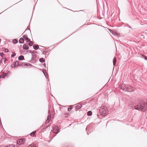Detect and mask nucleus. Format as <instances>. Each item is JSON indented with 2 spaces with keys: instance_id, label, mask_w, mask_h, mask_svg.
Returning a JSON list of instances; mask_svg holds the SVG:
<instances>
[{
  "instance_id": "1",
  "label": "nucleus",
  "mask_w": 147,
  "mask_h": 147,
  "mask_svg": "<svg viewBox=\"0 0 147 147\" xmlns=\"http://www.w3.org/2000/svg\"><path fill=\"white\" fill-rule=\"evenodd\" d=\"M135 109L143 112L146 111L147 110V100L140 101L138 105L135 106Z\"/></svg>"
},
{
  "instance_id": "2",
  "label": "nucleus",
  "mask_w": 147,
  "mask_h": 147,
  "mask_svg": "<svg viewBox=\"0 0 147 147\" xmlns=\"http://www.w3.org/2000/svg\"><path fill=\"white\" fill-rule=\"evenodd\" d=\"M13 65H14V67H18L19 66H31L32 65L28 63H21L19 61H16L13 63Z\"/></svg>"
},
{
  "instance_id": "3",
  "label": "nucleus",
  "mask_w": 147,
  "mask_h": 147,
  "mask_svg": "<svg viewBox=\"0 0 147 147\" xmlns=\"http://www.w3.org/2000/svg\"><path fill=\"white\" fill-rule=\"evenodd\" d=\"M122 89L124 91L131 92L134 90V88L132 86L129 85L125 86L124 87H122Z\"/></svg>"
},
{
  "instance_id": "4",
  "label": "nucleus",
  "mask_w": 147,
  "mask_h": 147,
  "mask_svg": "<svg viewBox=\"0 0 147 147\" xmlns=\"http://www.w3.org/2000/svg\"><path fill=\"white\" fill-rule=\"evenodd\" d=\"M100 112L101 115H107L108 111L107 109V108L105 106H102L101 107L99 110Z\"/></svg>"
},
{
  "instance_id": "5",
  "label": "nucleus",
  "mask_w": 147,
  "mask_h": 147,
  "mask_svg": "<svg viewBox=\"0 0 147 147\" xmlns=\"http://www.w3.org/2000/svg\"><path fill=\"white\" fill-rule=\"evenodd\" d=\"M59 130L58 127L57 126H55L53 128V132L56 134L58 133L60 131Z\"/></svg>"
},
{
  "instance_id": "6",
  "label": "nucleus",
  "mask_w": 147,
  "mask_h": 147,
  "mask_svg": "<svg viewBox=\"0 0 147 147\" xmlns=\"http://www.w3.org/2000/svg\"><path fill=\"white\" fill-rule=\"evenodd\" d=\"M24 138H22L18 140L17 141V143L18 145H20L25 142Z\"/></svg>"
},
{
  "instance_id": "7",
  "label": "nucleus",
  "mask_w": 147,
  "mask_h": 147,
  "mask_svg": "<svg viewBox=\"0 0 147 147\" xmlns=\"http://www.w3.org/2000/svg\"><path fill=\"white\" fill-rule=\"evenodd\" d=\"M23 37L27 42L30 41V39L27 37V36L26 35H23Z\"/></svg>"
},
{
  "instance_id": "8",
  "label": "nucleus",
  "mask_w": 147,
  "mask_h": 147,
  "mask_svg": "<svg viewBox=\"0 0 147 147\" xmlns=\"http://www.w3.org/2000/svg\"><path fill=\"white\" fill-rule=\"evenodd\" d=\"M82 107V105L81 104L78 103L77 104V105L76 106V110H78V109H80Z\"/></svg>"
},
{
  "instance_id": "9",
  "label": "nucleus",
  "mask_w": 147,
  "mask_h": 147,
  "mask_svg": "<svg viewBox=\"0 0 147 147\" xmlns=\"http://www.w3.org/2000/svg\"><path fill=\"white\" fill-rule=\"evenodd\" d=\"M23 48L24 49L28 50L29 47L27 45L24 44L23 46Z\"/></svg>"
},
{
  "instance_id": "10",
  "label": "nucleus",
  "mask_w": 147,
  "mask_h": 147,
  "mask_svg": "<svg viewBox=\"0 0 147 147\" xmlns=\"http://www.w3.org/2000/svg\"><path fill=\"white\" fill-rule=\"evenodd\" d=\"M19 42L20 43H23L24 42V40L22 38H20L19 40Z\"/></svg>"
},
{
  "instance_id": "11",
  "label": "nucleus",
  "mask_w": 147,
  "mask_h": 147,
  "mask_svg": "<svg viewBox=\"0 0 147 147\" xmlns=\"http://www.w3.org/2000/svg\"><path fill=\"white\" fill-rule=\"evenodd\" d=\"M36 132V131L32 132L30 134V135L32 136L35 137L36 136V135L35 134V133Z\"/></svg>"
},
{
  "instance_id": "12",
  "label": "nucleus",
  "mask_w": 147,
  "mask_h": 147,
  "mask_svg": "<svg viewBox=\"0 0 147 147\" xmlns=\"http://www.w3.org/2000/svg\"><path fill=\"white\" fill-rule=\"evenodd\" d=\"M113 65L115 66L116 62V59L115 57H114L113 59Z\"/></svg>"
},
{
  "instance_id": "13",
  "label": "nucleus",
  "mask_w": 147,
  "mask_h": 147,
  "mask_svg": "<svg viewBox=\"0 0 147 147\" xmlns=\"http://www.w3.org/2000/svg\"><path fill=\"white\" fill-rule=\"evenodd\" d=\"M33 47L34 49L36 50L38 49V48H39L38 46L37 45H33Z\"/></svg>"
},
{
  "instance_id": "14",
  "label": "nucleus",
  "mask_w": 147,
  "mask_h": 147,
  "mask_svg": "<svg viewBox=\"0 0 147 147\" xmlns=\"http://www.w3.org/2000/svg\"><path fill=\"white\" fill-rule=\"evenodd\" d=\"M18 59L19 60H23L24 59V56L22 55H21L19 57Z\"/></svg>"
},
{
  "instance_id": "15",
  "label": "nucleus",
  "mask_w": 147,
  "mask_h": 147,
  "mask_svg": "<svg viewBox=\"0 0 147 147\" xmlns=\"http://www.w3.org/2000/svg\"><path fill=\"white\" fill-rule=\"evenodd\" d=\"M39 61L41 63H44L45 61V60L43 58H41L39 59Z\"/></svg>"
},
{
  "instance_id": "16",
  "label": "nucleus",
  "mask_w": 147,
  "mask_h": 147,
  "mask_svg": "<svg viewBox=\"0 0 147 147\" xmlns=\"http://www.w3.org/2000/svg\"><path fill=\"white\" fill-rule=\"evenodd\" d=\"M46 72V71L44 69V70H43V73H44V74L46 78L47 79H48V80H49L48 81H49V79H48V77H47V76H46V73H45Z\"/></svg>"
},
{
  "instance_id": "17",
  "label": "nucleus",
  "mask_w": 147,
  "mask_h": 147,
  "mask_svg": "<svg viewBox=\"0 0 147 147\" xmlns=\"http://www.w3.org/2000/svg\"><path fill=\"white\" fill-rule=\"evenodd\" d=\"M32 60L33 61V60H34V58L36 57V54L34 55L32 54Z\"/></svg>"
},
{
  "instance_id": "18",
  "label": "nucleus",
  "mask_w": 147,
  "mask_h": 147,
  "mask_svg": "<svg viewBox=\"0 0 147 147\" xmlns=\"http://www.w3.org/2000/svg\"><path fill=\"white\" fill-rule=\"evenodd\" d=\"M92 113L91 111H89L87 112V115L88 116H91L92 115Z\"/></svg>"
},
{
  "instance_id": "19",
  "label": "nucleus",
  "mask_w": 147,
  "mask_h": 147,
  "mask_svg": "<svg viewBox=\"0 0 147 147\" xmlns=\"http://www.w3.org/2000/svg\"><path fill=\"white\" fill-rule=\"evenodd\" d=\"M5 147H18L17 146H15L14 145H9L8 146H6Z\"/></svg>"
},
{
  "instance_id": "20",
  "label": "nucleus",
  "mask_w": 147,
  "mask_h": 147,
  "mask_svg": "<svg viewBox=\"0 0 147 147\" xmlns=\"http://www.w3.org/2000/svg\"><path fill=\"white\" fill-rule=\"evenodd\" d=\"M36 145H35V144H32L30 145H29L27 147H35Z\"/></svg>"
},
{
  "instance_id": "21",
  "label": "nucleus",
  "mask_w": 147,
  "mask_h": 147,
  "mask_svg": "<svg viewBox=\"0 0 147 147\" xmlns=\"http://www.w3.org/2000/svg\"><path fill=\"white\" fill-rule=\"evenodd\" d=\"M29 42L28 43V45L30 46H31L33 45V43L32 41H30H30L29 42Z\"/></svg>"
},
{
  "instance_id": "22",
  "label": "nucleus",
  "mask_w": 147,
  "mask_h": 147,
  "mask_svg": "<svg viewBox=\"0 0 147 147\" xmlns=\"http://www.w3.org/2000/svg\"><path fill=\"white\" fill-rule=\"evenodd\" d=\"M13 42L14 43L16 44L18 43V41L16 39H15L13 40Z\"/></svg>"
},
{
  "instance_id": "23",
  "label": "nucleus",
  "mask_w": 147,
  "mask_h": 147,
  "mask_svg": "<svg viewBox=\"0 0 147 147\" xmlns=\"http://www.w3.org/2000/svg\"><path fill=\"white\" fill-rule=\"evenodd\" d=\"M51 118V116L50 115H49L48 116L47 120H48V121H50Z\"/></svg>"
},
{
  "instance_id": "24",
  "label": "nucleus",
  "mask_w": 147,
  "mask_h": 147,
  "mask_svg": "<svg viewBox=\"0 0 147 147\" xmlns=\"http://www.w3.org/2000/svg\"><path fill=\"white\" fill-rule=\"evenodd\" d=\"M6 75H7L6 73H4L2 75V78H4L5 76H6Z\"/></svg>"
},
{
  "instance_id": "25",
  "label": "nucleus",
  "mask_w": 147,
  "mask_h": 147,
  "mask_svg": "<svg viewBox=\"0 0 147 147\" xmlns=\"http://www.w3.org/2000/svg\"><path fill=\"white\" fill-rule=\"evenodd\" d=\"M16 55V54L15 53H14L13 54H12L11 56V57H13Z\"/></svg>"
},
{
  "instance_id": "26",
  "label": "nucleus",
  "mask_w": 147,
  "mask_h": 147,
  "mask_svg": "<svg viewBox=\"0 0 147 147\" xmlns=\"http://www.w3.org/2000/svg\"><path fill=\"white\" fill-rule=\"evenodd\" d=\"M72 109V106H71L70 107V108H68V109H67V111H71Z\"/></svg>"
},
{
  "instance_id": "27",
  "label": "nucleus",
  "mask_w": 147,
  "mask_h": 147,
  "mask_svg": "<svg viewBox=\"0 0 147 147\" xmlns=\"http://www.w3.org/2000/svg\"><path fill=\"white\" fill-rule=\"evenodd\" d=\"M49 121H48V120H47L46 121L45 123V124H47L49 123Z\"/></svg>"
},
{
  "instance_id": "28",
  "label": "nucleus",
  "mask_w": 147,
  "mask_h": 147,
  "mask_svg": "<svg viewBox=\"0 0 147 147\" xmlns=\"http://www.w3.org/2000/svg\"><path fill=\"white\" fill-rule=\"evenodd\" d=\"M9 51V50L8 49H5V52H8Z\"/></svg>"
},
{
  "instance_id": "29",
  "label": "nucleus",
  "mask_w": 147,
  "mask_h": 147,
  "mask_svg": "<svg viewBox=\"0 0 147 147\" xmlns=\"http://www.w3.org/2000/svg\"><path fill=\"white\" fill-rule=\"evenodd\" d=\"M3 55H4V54L3 53H0V56H1L2 57H3Z\"/></svg>"
},
{
  "instance_id": "30",
  "label": "nucleus",
  "mask_w": 147,
  "mask_h": 147,
  "mask_svg": "<svg viewBox=\"0 0 147 147\" xmlns=\"http://www.w3.org/2000/svg\"><path fill=\"white\" fill-rule=\"evenodd\" d=\"M36 51H32V54H34L36 53Z\"/></svg>"
},
{
  "instance_id": "31",
  "label": "nucleus",
  "mask_w": 147,
  "mask_h": 147,
  "mask_svg": "<svg viewBox=\"0 0 147 147\" xmlns=\"http://www.w3.org/2000/svg\"><path fill=\"white\" fill-rule=\"evenodd\" d=\"M144 59L145 60L147 61V57L145 56L144 57Z\"/></svg>"
},
{
  "instance_id": "32",
  "label": "nucleus",
  "mask_w": 147,
  "mask_h": 147,
  "mask_svg": "<svg viewBox=\"0 0 147 147\" xmlns=\"http://www.w3.org/2000/svg\"><path fill=\"white\" fill-rule=\"evenodd\" d=\"M1 78H2V75H0V79Z\"/></svg>"
},
{
  "instance_id": "33",
  "label": "nucleus",
  "mask_w": 147,
  "mask_h": 147,
  "mask_svg": "<svg viewBox=\"0 0 147 147\" xmlns=\"http://www.w3.org/2000/svg\"><path fill=\"white\" fill-rule=\"evenodd\" d=\"M29 52H30V53H32V51H29Z\"/></svg>"
},
{
  "instance_id": "34",
  "label": "nucleus",
  "mask_w": 147,
  "mask_h": 147,
  "mask_svg": "<svg viewBox=\"0 0 147 147\" xmlns=\"http://www.w3.org/2000/svg\"><path fill=\"white\" fill-rule=\"evenodd\" d=\"M128 27L129 28H131V27L130 26H128Z\"/></svg>"
},
{
  "instance_id": "35",
  "label": "nucleus",
  "mask_w": 147,
  "mask_h": 147,
  "mask_svg": "<svg viewBox=\"0 0 147 147\" xmlns=\"http://www.w3.org/2000/svg\"><path fill=\"white\" fill-rule=\"evenodd\" d=\"M4 59H5V61H6V59L5 58H4Z\"/></svg>"
},
{
  "instance_id": "36",
  "label": "nucleus",
  "mask_w": 147,
  "mask_h": 147,
  "mask_svg": "<svg viewBox=\"0 0 147 147\" xmlns=\"http://www.w3.org/2000/svg\"><path fill=\"white\" fill-rule=\"evenodd\" d=\"M11 67H13V66H12V65H11Z\"/></svg>"
},
{
  "instance_id": "37",
  "label": "nucleus",
  "mask_w": 147,
  "mask_h": 147,
  "mask_svg": "<svg viewBox=\"0 0 147 147\" xmlns=\"http://www.w3.org/2000/svg\"><path fill=\"white\" fill-rule=\"evenodd\" d=\"M27 30H30V29H28Z\"/></svg>"
},
{
  "instance_id": "38",
  "label": "nucleus",
  "mask_w": 147,
  "mask_h": 147,
  "mask_svg": "<svg viewBox=\"0 0 147 147\" xmlns=\"http://www.w3.org/2000/svg\"><path fill=\"white\" fill-rule=\"evenodd\" d=\"M49 112H50V111L49 110Z\"/></svg>"
},
{
  "instance_id": "39",
  "label": "nucleus",
  "mask_w": 147,
  "mask_h": 147,
  "mask_svg": "<svg viewBox=\"0 0 147 147\" xmlns=\"http://www.w3.org/2000/svg\"><path fill=\"white\" fill-rule=\"evenodd\" d=\"M87 134H88V133L87 132Z\"/></svg>"
}]
</instances>
